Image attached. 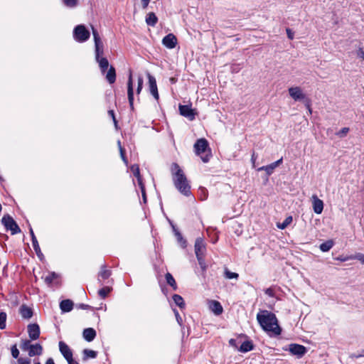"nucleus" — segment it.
I'll return each mask as SVG.
<instances>
[{
	"instance_id": "obj_15",
	"label": "nucleus",
	"mask_w": 364,
	"mask_h": 364,
	"mask_svg": "<svg viewBox=\"0 0 364 364\" xmlns=\"http://www.w3.org/2000/svg\"><path fill=\"white\" fill-rule=\"evenodd\" d=\"M283 161V159L281 158L280 159L272 163L271 164H269L267 166H264L258 168V171H265L267 175H271L274 170L279 166L280 164H282Z\"/></svg>"
},
{
	"instance_id": "obj_5",
	"label": "nucleus",
	"mask_w": 364,
	"mask_h": 364,
	"mask_svg": "<svg viewBox=\"0 0 364 364\" xmlns=\"http://www.w3.org/2000/svg\"><path fill=\"white\" fill-rule=\"evenodd\" d=\"M90 31L86 28L84 25H77L75 27L73 31L74 39L80 43L85 42L90 38Z\"/></svg>"
},
{
	"instance_id": "obj_51",
	"label": "nucleus",
	"mask_w": 364,
	"mask_h": 364,
	"mask_svg": "<svg viewBox=\"0 0 364 364\" xmlns=\"http://www.w3.org/2000/svg\"><path fill=\"white\" fill-rule=\"evenodd\" d=\"M108 114H109V115L112 118L113 122H114V123L115 126L117 127V120H116V118H115V115H114V111H113V110H109V111H108Z\"/></svg>"
},
{
	"instance_id": "obj_10",
	"label": "nucleus",
	"mask_w": 364,
	"mask_h": 364,
	"mask_svg": "<svg viewBox=\"0 0 364 364\" xmlns=\"http://www.w3.org/2000/svg\"><path fill=\"white\" fill-rule=\"evenodd\" d=\"M162 44L168 49H172L177 44V38L173 33H169L162 39Z\"/></svg>"
},
{
	"instance_id": "obj_34",
	"label": "nucleus",
	"mask_w": 364,
	"mask_h": 364,
	"mask_svg": "<svg viewBox=\"0 0 364 364\" xmlns=\"http://www.w3.org/2000/svg\"><path fill=\"white\" fill-rule=\"evenodd\" d=\"M83 354L84 359H87L89 358H95L97 355V353L96 351L90 349H85L83 350Z\"/></svg>"
},
{
	"instance_id": "obj_64",
	"label": "nucleus",
	"mask_w": 364,
	"mask_h": 364,
	"mask_svg": "<svg viewBox=\"0 0 364 364\" xmlns=\"http://www.w3.org/2000/svg\"><path fill=\"white\" fill-rule=\"evenodd\" d=\"M34 364H41V363L40 362H36Z\"/></svg>"
},
{
	"instance_id": "obj_43",
	"label": "nucleus",
	"mask_w": 364,
	"mask_h": 364,
	"mask_svg": "<svg viewBox=\"0 0 364 364\" xmlns=\"http://www.w3.org/2000/svg\"><path fill=\"white\" fill-rule=\"evenodd\" d=\"M196 257H197L198 264H199L200 267H201V269H203V271H205L206 264L205 262L204 256H198Z\"/></svg>"
},
{
	"instance_id": "obj_1",
	"label": "nucleus",
	"mask_w": 364,
	"mask_h": 364,
	"mask_svg": "<svg viewBox=\"0 0 364 364\" xmlns=\"http://www.w3.org/2000/svg\"><path fill=\"white\" fill-rule=\"evenodd\" d=\"M257 319L262 329L274 336L281 334V328L274 314L268 311H262L257 314Z\"/></svg>"
},
{
	"instance_id": "obj_59",
	"label": "nucleus",
	"mask_w": 364,
	"mask_h": 364,
	"mask_svg": "<svg viewBox=\"0 0 364 364\" xmlns=\"http://www.w3.org/2000/svg\"><path fill=\"white\" fill-rule=\"evenodd\" d=\"M229 343L231 346H233V347H237V341L234 338H231L230 341H229Z\"/></svg>"
},
{
	"instance_id": "obj_17",
	"label": "nucleus",
	"mask_w": 364,
	"mask_h": 364,
	"mask_svg": "<svg viewBox=\"0 0 364 364\" xmlns=\"http://www.w3.org/2000/svg\"><path fill=\"white\" fill-rule=\"evenodd\" d=\"M30 234L31 236V240H32L33 249H34L37 256L40 258V259H42V258L43 257V255L41 251V248L38 245V242L36 239V237L35 236V234H34L32 228H30Z\"/></svg>"
},
{
	"instance_id": "obj_37",
	"label": "nucleus",
	"mask_w": 364,
	"mask_h": 364,
	"mask_svg": "<svg viewBox=\"0 0 364 364\" xmlns=\"http://www.w3.org/2000/svg\"><path fill=\"white\" fill-rule=\"evenodd\" d=\"M31 341L25 339L22 340L20 344V348L22 350L28 351L31 346Z\"/></svg>"
},
{
	"instance_id": "obj_25",
	"label": "nucleus",
	"mask_w": 364,
	"mask_h": 364,
	"mask_svg": "<svg viewBox=\"0 0 364 364\" xmlns=\"http://www.w3.org/2000/svg\"><path fill=\"white\" fill-rule=\"evenodd\" d=\"M254 346L252 342L250 341H246L241 344L239 350L242 353H247L252 350Z\"/></svg>"
},
{
	"instance_id": "obj_8",
	"label": "nucleus",
	"mask_w": 364,
	"mask_h": 364,
	"mask_svg": "<svg viewBox=\"0 0 364 364\" xmlns=\"http://www.w3.org/2000/svg\"><path fill=\"white\" fill-rule=\"evenodd\" d=\"M147 77L149 80V92L153 95V97L156 100H158L159 96L156 78L154 76H152L149 73H147Z\"/></svg>"
},
{
	"instance_id": "obj_29",
	"label": "nucleus",
	"mask_w": 364,
	"mask_h": 364,
	"mask_svg": "<svg viewBox=\"0 0 364 364\" xmlns=\"http://www.w3.org/2000/svg\"><path fill=\"white\" fill-rule=\"evenodd\" d=\"M293 220L292 216L287 217L282 223H278L277 227L280 230H284Z\"/></svg>"
},
{
	"instance_id": "obj_22",
	"label": "nucleus",
	"mask_w": 364,
	"mask_h": 364,
	"mask_svg": "<svg viewBox=\"0 0 364 364\" xmlns=\"http://www.w3.org/2000/svg\"><path fill=\"white\" fill-rule=\"evenodd\" d=\"M106 80L109 84H113L116 80V71L113 66H110L106 75Z\"/></svg>"
},
{
	"instance_id": "obj_44",
	"label": "nucleus",
	"mask_w": 364,
	"mask_h": 364,
	"mask_svg": "<svg viewBox=\"0 0 364 364\" xmlns=\"http://www.w3.org/2000/svg\"><path fill=\"white\" fill-rule=\"evenodd\" d=\"M92 35H93L95 43H102L97 31L96 29H95L93 27L92 28Z\"/></svg>"
},
{
	"instance_id": "obj_33",
	"label": "nucleus",
	"mask_w": 364,
	"mask_h": 364,
	"mask_svg": "<svg viewBox=\"0 0 364 364\" xmlns=\"http://www.w3.org/2000/svg\"><path fill=\"white\" fill-rule=\"evenodd\" d=\"M58 277V275L54 272H50L48 274V275H47L46 277H45V282L48 284V285H51V284L53 283V282Z\"/></svg>"
},
{
	"instance_id": "obj_11",
	"label": "nucleus",
	"mask_w": 364,
	"mask_h": 364,
	"mask_svg": "<svg viewBox=\"0 0 364 364\" xmlns=\"http://www.w3.org/2000/svg\"><path fill=\"white\" fill-rule=\"evenodd\" d=\"M289 350L292 355L299 357L303 356L306 352V349L304 346L296 343L290 344Z\"/></svg>"
},
{
	"instance_id": "obj_12",
	"label": "nucleus",
	"mask_w": 364,
	"mask_h": 364,
	"mask_svg": "<svg viewBox=\"0 0 364 364\" xmlns=\"http://www.w3.org/2000/svg\"><path fill=\"white\" fill-rule=\"evenodd\" d=\"M40 327L37 323H31L28 326V333L31 340H36L40 336Z\"/></svg>"
},
{
	"instance_id": "obj_60",
	"label": "nucleus",
	"mask_w": 364,
	"mask_h": 364,
	"mask_svg": "<svg viewBox=\"0 0 364 364\" xmlns=\"http://www.w3.org/2000/svg\"><path fill=\"white\" fill-rule=\"evenodd\" d=\"M68 363V364H78V363L73 360V357L71 358V360L68 359L66 360Z\"/></svg>"
},
{
	"instance_id": "obj_14",
	"label": "nucleus",
	"mask_w": 364,
	"mask_h": 364,
	"mask_svg": "<svg viewBox=\"0 0 364 364\" xmlns=\"http://www.w3.org/2000/svg\"><path fill=\"white\" fill-rule=\"evenodd\" d=\"M59 350L63 355V356L65 358V360H71V358L73 357V352L70 347L63 341L59 342Z\"/></svg>"
},
{
	"instance_id": "obj_23",
	"label": "nucleus",
	"mask_w": 364,
	"mask_h": 364,
	"mask_svg": "<svg viewBox=\"0 0 364 364\" xmlns=\"http://www.w3.org/2000/svg\"><path fill=\"white\" fill-rule=\"evenodd\" d=\"M158 18L153 12H150L146 15V23L151 26H155L157 23Z\"/></svg>"
},
{
	"instance_id": "obj_2",
	"label": "nucleus",
	"mask_w": 364,
	"mask_h": 364,
	"mask_svg": "<svg viewBox=\"0 0 364 364\" xmlns=\"http://www.w3.org/2000/svg\"><path fill=\"white\" fill-rule=\"evenodd\" d=\"M173 181L176 189L183 195L188 196L191 194V186L186 176L178 164L173 163L171 166Z\"/></svg>"
},
{
	"instance_id": "obj_21",
	"label": "nucleus",
	"mask_w": 364,
	"mask_h": 364,
	"mask_svg": "<svg viewBox=\"0 0 364 364\" xmlns=\"http://www.w3.org/2000/svg\"><path fill=\"white\" fill-rule=\"evenodd\" d=\"M19 312L23 318L29 319L33 316L32 309L26 305H22L20 307Z\"/></svg>"
},
{
	"instance_id": "obj_7",
	"label": "nucleus",
	"mask_w": 364,
	"mask_h": 364,
	"mask_svg": "<svg viewBox=\"0 0 364 364\" xmlns=\"http://www.w3.org/2000/svg\"><path fill=\"white\" fill-rule=\"evenodd\" d=\"M179 112L181 115L188 118L192 121L195 119L196 112L195 109L191 108V105H179Z\"/></svg>"
},
{
	"instance_id": "obj_55",
	"label": "nucleus",
	"mask_w": 364,
	"mask_h": 364,
	"mask_svg": "<svg viewBox=\"0 0 364 364\" xmlns=\"http://www.w3.org/2000/svg\"><path fill=\"white\" fill-rule=\"evenodd\" d=\"M79 308L82 309H91L92 306H90V305H87V304H80L79 305Z\"/></svg>"
},
{
	"instance_id": "obj_9",
	"label": "nucleus",
	"mask_w": 364,
	"mask_h": 364,
	"mask_svg": "<svg viewBox=\"0 0 364 364\" xmlns=\"http://www.w3.org/2000/svg\"><path fill=\"white\" fill-rule=\"evenodd\" d=\"M127 96L130 108L134 109V90H133V80L132 71L129 72L128 82H127Z\"/></svg>"
},
{
	"instance_id": "obj_24",
	"label": "nucleus",
	"mask_w": 364,
	"mask_h": 364,
	"mask_svg": "<svg viewBox=\"0 0 364 364\" xmlns=\"http://www.w3.org/2000/svg\"><path fill=\"white\" fill-rule=\"evenodd\" d=\"M96 61L99 64V67L100 68L102 73L104 74L105 73V71L107 70V68H109L108 60L106 58L102 57V58H99L98 60H96Z\"/></svg>"
},
{
	"instance_id": "obj_41",
	"label": "nucleus",
	"mask_w": 364,
	"mask_h": 364,
	"mask_svg": "<svg viewBox=\"0 0 364 364\" xmlns=\"http://www.w3.org/2000/svg\"><path fill=\"white\" fill-rule=\"evenodd\" d=\"M144 80L141 76H139L137 80V88H136V94L139 95L142 88H143Z\"/></svg>"
},
{
	"instance_id": "obj_4",
	"label": "nucleus",
	"mask_w": 364,
	"mask_h": 364,
	"mask_svg": "<svg viewBox=\"0 0 364 364\" xmlns=\"http://www.w3.org/2000/svg\"><path fill=\"white\" fill-rule=\"evenodd\" d=\"M195 152L198 156H200L201 160L206 163L210 159V154H205L203 156V154H205L208 149V143L205 139H200L196 141L194 144Z\"/></svg>"
},
{
	"instance_id": "obj_47",
	"label": "nucleus",
	"mask_w": 364,
	"mask_h": 364,
	"mask_svg": "<svg viewBox=\"0 0 364 364\" xmlns=\"http://www.w3.org/2000/svg\"><path fill=\"white\" fill-rule=\"evenodd\" d=\"M18 364H31V359L28 358H18Z\"/></svg>"
},
{
	"instance_id": "obj_13",
	"label": "nucleus",
	"mask_w": 364,
	"mask_h": 364,
	"mask_svg": "<svg viewBox=\"0 0 364 364\" xmlns=\"http://www.w3.org/2000/svg\"><path fill=\"white\" fill-rule=\"evenodd\" d=\"M205 252V245L201 237H198L195 242V253L196 257L204 256Z\"/></svg>"
},
{
	"instance_id": "obj_62",
	"label": "nucleus",
	"mask_w": 364,
	"mask_h": 364,
	"mask_svg": "<svg viewBox=\"0 0 364 364\" xmlns=\"http://www.w3.org/2000/svg\"><path fill=\"white\" fill-rule=\"evenodd\" d=\"M117 146H118L119 150H120V147H122V144H121V141L119 140L117 141Z\"/></svg>"
},
{
	"instance_id": "obj_19",
	"label": "nucleus",
	"mask_w": 364,
	"mask_h": 364,
	"mask_svg": "<svg viewBox=\"0 0 364 364\" xmlns=\"http://www.w3.org/2000/svg\"><path fill=\"white\" fill-rule=\"evenodd\" d=\"M82 336L85 341L91 342L95 339L96 336V331L92 328H87L84 329Z\"/></svg>"
},
{
	"instance_id": "obj_50",
	"label": "nucleus",
	"mask_w": 364,
	"mask_h": 364,
	"mask_svg": "<svg viewBox=\"0 0 364 364\" xmlns=\"http://www.w3.org/2000/svg\"><path fill=\"white\" fill-rule=\"evenodd\" d=\"M136 179H137L138 185L139 186L140 190L141 191V190L145 189V186L142 181L141 176H139V178H136Z\"/></svg>"
},
{
	"instance_id": "obj_40",
	"label": "nucleus",
	"mask_w": 364,
	"mask_h": 364,
	"mask_svg": "<svg viewBox=\"0 0 364 364\" xmlns=\"http://www.w3.org/2000/svg\"><path fill=\"white\" fill-rule=\"evenodd\" d=\"M130 169H131V171L132 172L133 175H134L136 178H139V176H141V175H140V171H139V165H137V164H133V165H132V166L130 167Z\"/></svg>"
},
{
	"instance_id": "obj_57",
	"label": "nucleus",
	"mask_w": 364,
	"mask_h": 364,
	"mask_svg": "<svg viewBox=\"0 0 364 364\" xmlns=\"http://www.w3.org/2000/svg\"><path fill=\"white\" fill-rule=\"evenodd\" d=\"M149 2H150V0H141L143 9H146Z\"/></svg>"
},
{
	"instance_id": "obj_38",
	"label": "nucleus",
	"mask_w": 364,
	"mask_h": 364,
	"mask_svg": "<svg viewBox=\"0 0 364 364\" xmlns=\"http://www.w3.org/2000/svg\"><path fill=\"white\" fill-rule=\"evenodd\" d=\"M173 229L178 241L181 243V245L183 247H186V241L183 239L182 235L176 229V228L173 225Z\"/></svg>"
},
{
	"instance_id": "obj_54",
	"label": "nucleus",
	"mask_w": 364,
	"mask_h": 364,
	"mask_svg": "<svg viewBox=\"0 0 364 364\" xmlns=\"http://www.w3.org/2000/svg\"><path fill=\"white\" fill-rule=\"evenodd\" d=\"M174 314H175V316H176V320H177L178 323L179 324H181V322H182V318L180 316V315L178 314V311L177 310H174Z\"/></svg>"
},
{
	"instance_id": "obj_16",
	"label": "nucleus",
	"mask_w": 364,
	"mask_h": 364,
	"mask_svg": "<svg viewBox=\"0 0 364 364\" xmlns=\"http://www.w3.org/2000/svg\"><path fill=\"white\" fill-rule=\"evenodd\" d=\"M313 209L315 213L321 214L323 210V202L319 199L316 195L312 196Z\"/></svg>"
},
{
	"instance_id": "obj_56",
	"label": "nucleus",
	"mask_w": 364,
	"mask_h": 364,
	"mask_svg": "<svg viewBox=\"0 0 364 364\" xmlns=\"http://www.w3.org/2000/svg\"><path fill=\"white\" fill-rule=\"evenodd\" d=\"M287 34L289 39L294 38V33L291 32V29L287 28Z\"/></svg>"
},
{
	"instance_id": "obj_36",
	"label": "nucleus",
	"mask_w": 364,
	"mask_h": 364,
	"mask_svg": "<svg viewBox=\"0 0 364 364\" xmlns=\"http://www.w3.org/2000/svg\"><path fill=\"white\" fill-rule=\"evenodd\" d=\"M112 289L109 287H105L98 291V294L102 299H105L109 294Z\"/></svg>"
},
{
	"instance_id": "obj_46",
	"label": "nucleus",
	"mask_w": 364,
	"mask_h": 364,
	"mask_svg": "<svg viewBox=\"0 0 364 364\" xmlns=\"http://www.w3.org/2000/svg\"><path fill=\"white\" fill-rule=\"evenodd\" d=\"M349 132V128L343 127L338 132H337V135L339 137H344Z\"/></svg>"
},
{
	"instance_id": "obj_20",
	"label": "nucleus",
	"mask_w": 364,
	"mask_h": 364,
	"mask_svg": "<svg viewBox=\"0 0 364 364\" xmlns=\"http://www.w3.org/2000/svg\"><path fill=\"white\" fill-rule=\"evenodd\" d=\"M60 308L63 312H70L73 308V302L70 299L63 300L60 303Z\"/></svg>"
},
{
	"instance_id": "obj_49",
	"label": "nucleus",
	"mask_w": 364,
	"mask_h": 364,
	"mask_svg": "<svg viewBox=\"0 0 364 364\" xmlns=\"http://www.w3.org/2000/svg\"><path fill=\"white\" fill-rule=\"evenodd\" d=\"M353 258L359 260L362 264H364V254L358 253Z\"/></svg>"
},
{
	"instance_id": "obj_35",
	"label": "nucleus",
	"mask_w": 364,
	"mask_h": 364,
	"mask_svg": "<svg viewBox=\"0 0 364 364\" xmlns=\"http://www.w3.org/2000/svg\"><path fill=\"white\" fill-rule=\"evenodd\" d=\"M224 276L226 279H237L239 277V274L237 273L232 272L228 268L225 269Z\"/></svg>"
},
{
	"instance_id": "obj_28",
	"label": "nucleus",
	"mask_w": 364,
	"mask_h": 364,
	"mask_svg": "<svg viewBox=\"0 0 364 364\" xmlns=\"http://www.w3.org/2000/svg\"><path fill=\"white\" fill-rule=\"evenodd\" d=\"M103 43H95V60H98L99 58L102 57L103 55Z\"/></svg>"
},
{
	"instance_id": "obj_48",
	"label": "nucleus",
	"mask_w": 364,
	"mask_h": 364,
	"mask_svg": "<svg viewBox=\"0 0 364 364\" xmlns=\"http://www.w3.org/2000/svg\"><path fill=\"white\" fill-rule=\"evenodd\" d=\"M119 152H120V156H121V158L122 159V161L124 162L125 164H127L128 161H127V159L125 156V150L123 147H120V150H119Z\"/></svg>"
},
{
	"instance_id": "obj_27",
	"label": "nucleus",
	"mask_w": 364,
	"mask_h": 364,
	"mask_svg": "<svg viewBox=\"0 0 364 364\" xmlns=\"http://www.w3.org/2000/svg\"><path fill=\"white\" fill-rule=\"evenodd\" d=\"M210 307L216 315H220L223 312V307L217 301H212Z\"/></svg>"
},
{
	"instance_id": "obj_32",
	"label": "nucleus",
	"mask_w": 364,
	"mask_h": 364,
	"mask_svg": "<svg viewBox=\"0 0 364 364\" xmlns=\"http://www.w3.org/2000/svg\"><path fill=\"white\" fill-rule=\"evenodd\" d=\"M173 300L174 303L178 306H179L181 309H183L185 307V303H184L183 299L182 298L181 296H180L178 294H174L173 296Z\"/></svg>"
},
{
	"instance_id": "obj_39",
	"label": "nucleus",
	"mask_w": 364,
	"mask_h": 364,
	"mask_svg": "<svg viewBox=\"0 0 364 364\" xmlns=\"http://www.w3.org/2000/svg\"><path fill=\"white\" fill-rule=\"evenodd\" d=\"M6 314L4 311L0 312V329L3 330L6 328Z\"/></svg>"
},
{
	"instance_id": "obj_31",
	"label": "nucleus",
	"mask_w": 364,
	"mask_h": 364,
	"mask_svg": "<svg viewBox=\"0 0 364 364\" xmlns=\"http://www.w3.org/2000/svg\"><path fill=\"white\" fill-rule=\"evenodd\" d=\"M165 277H166V282L174 289V290H176L177 289V285H176V282L174 279V278L173 277V276L170 274V273H166V275H165Z\"/></svg>"
},
{
	"instance_id": "obj_52",
	"label": "nucleus",
	"mask_w": 364,
	"mask_h": 364,
	"mask_svg": "<svg viewBox=\"0 0 364 364\" xmlns=\"http://www.w3.org/2000/svg\"><path fill=\"white\" fill-rule=\"evenodd\" d=\"M265 294L267 295H268L270 297H274V291L271 288H268L265 290Z\"/></svg>"
},
{
	"instance_id": "obj_26",
	"label": "nucleus",
	"mask_w": 364,
	"mask_h": 364,
	"mask_svg": "<svg viewBox=\"0 0 364 364\" xmlns=\"http://www.w3.org/2000/svg\"><path fill=\"white\" fill-rule=\"evenodd\" d=\"M111 271L106 269L105 265H102L101 267V270L100 271L98 274L99 279L98 280L100 282V278L102 279H107L111 276Z\"/></svg>"
},
{
	"instance_id": "obj_53",
	"label": "nucleus",
	"mask_w": 364,
	"mask_h": 364,
	"mask_svg": "<svg viewBox=\"0 0 364 364\" xmlns=\"http://www.w3.org/2000/svg\"><path fill=\"white\" fill-rule=\"evenodd\" d=\"M357 55L359 58H361L364 60V50L363 48H360L357 51Z\"/></svg>"
},
{
	"instance_id": "obj_58",
	"label": "nucleus",
	"mask_w": 364,
	"mask_h": 364,
	"mask_svg": "<svg viewBox=\"0 0 364 364\" xmlns=\"http://www.w3.org/2000/svg\"><path fill=\"white\" fill-rule=\"evenodd\" d=\"M141 196H142L143 201H144V203H146V190L145 189L141 190Z\"/></svg>"
},
{
	"instance_id": "obj_42",
	"label": "nucleus",
	"mask_w": 364,
	"mask_h": 364,
	"mask_svg": "<svg viewBox=\"0 0 364 364\" xmlns=\"http://www.w3.org/2000/svg\"><path fill=\"white\" fill-rule=\"evenodd\" d=\"M63 4L70 8L75 7L77 4V0H63Z\"/></svg>"
},
{
	"instance_id": "obj_3",
	"label": "nucleus",
	"mask_w": 364,
	"mask_h": 364,
	"mask_svg": "<svg viewBox=\"0 0 364 364\" xmlns=\"http://www.w3.org/2000/svg\"><path fill=\"white\" fill-rule=\"evenodd\" d=\"M290 97L295 101H302L306 107L309 114H311V100L302 92L299 87H291L288 90Z\"/></svg>"
},
{
	"instance_id": "obj_30",
	"label": "nucleus",
	"mask_w": 364,
	"mask_h": 364,
	"mask_svg": "<svg viewBox=\"0 0 364 364\" xmlns=\"http://www.w3.org/2000/svg\"><path fill=\"white\" fill-rule=\"evenodd\" d=\"M333 246V242L331 240L326 241L325 242H323L320 245L319 248L320 250L323 252H328L329 251Z\"/></svg>"
},
{
	"instance_id": "obj_45",
	"label": "nucleus",
	"mask_w": 364,
	"mask_h": 364,
	"mask_svg": "<svg viewBox=\"0 0 364 364\" xmlns=\"http://www.w3.org/2000/svg\"><path fill=\"white\" fill-rule=\"evenodd\" d=\"M11 355H12L13 358H18V357L19 355V350H18L16 345H14L11 347Z\"/></svg>"
},
{
	"instance_id": "obj_61",
	"label": "nucleus",
	"mask_w": 364,
	"mask_h": 364,
	"mask_svg": "<svg viewBox=\"0 0 364 364\" xmlns=\"http://www.w3.org/2000/svg\"><path fill=\"white\" fill-rule=\"evenodd\" d=\"M46 364H55V363L53 359L50 358L46 360Z\"/></svg>"
},
{
	"instance_id": "obj_6",
	"label": "nucleus",
	"mask_w": 364,
	"mask_h": 364,
	"mask_svg": "<svg viewBox=\"0 0 364 364\" xmlns=\"http://www.w3.org/2000/svg\"><path fill=\"white\" fill-rule=\"evenodd\" d=\"M1 223L7 230H11L12 235L17 234L21 232V229L9 215H4L1 219Z\"/></svg>"
},
{
	"instance_id": "obj_18",
	"label": "nucleus",
	"mask_w": 364,
	"mask_h": 364,
	"mask_svg": "<svg viewBox=\"0 0 364 364\" xmlns=\"http://www.w3.org/2000/svg\"><path fill=\"white\" fill-rule=\"evenodd\" d=\"M43 353V347L39 343L32 344L29 350L28 355L30 357H33L35 355H40Z\"/></svg>"
},
{
	"instance_id": "obj_63",
	"label": "nucleus",
	"mask_w": 364,
	"mask_h": 364,
	"mask_svg": "<svg viewBox=\"0 0 364 364\" xmlns=\"http://www.w3.org/2000/svg\"><path fill=\"white\" fill-rule=\"evenodd\" d=\"M1 208H2V207H1V205L0 204V212L1 211Z\"/></svg>"
}]
</instances>
